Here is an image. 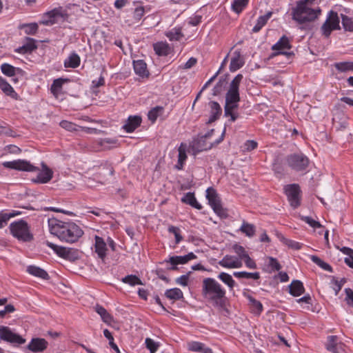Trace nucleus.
<instances>
[{
  "label": "nucleus",
  "instance_id": "f257e3e1",
  "mask_svg": "<svg viewBox=\"0 0 353 353\" xmlns=\"http://www.w3.org/2000/svg\"><path fill=\"white\" fill-rule=\"evenodd\" d=\"M314 0H299L296 1L295 7L292 8L291 16L293 21L301 25V30H311L312 26L310 22L318 18L321 10H315L310 8L308 4H312Z\"/></svg>",
  "mask_w": 353,
  "mask_h": 353
},
{
  "label": "nucleus",
  "instance_id": "f03ea898",
  "mask_svg": "<svg viewBox=\"0 0 353 353\" xmlns=\"http://www.w3.org/2000/svg\"><path fill=\"white\" fill-rule=\"evenodd\" d=\"M48 225L52 234L61 241L74 243L83 234L81 228L74 222H64L57 219H49Z\"/></svg>",
  "mask_w": 353,
  "mask_h": 353
},
{
  "label": "nucleus",
  "instance_id": "7ed1b4c3",
  "mask_svg": "<svg viewBox=\"0 0 353 353\" xmlns=\"http://www.w3.org/2000/svg\"><path fill=\"white\" fill-rule=\"evenodd\" d=\"M226 291L214 279L205 278L203 281L202 294L209 299L214 307L223 308Z\"/></svg>",
  "mask_w": 353,
  "mask_h": 353
},
{
  "label": "nucleus",
  "instance_id": "20e7f679",
  "mask_svg": "<svg viewBox=\"0 0 353 353\" xmlns=\"http://www.w3.org/2000/svg\"><path fill=\"white\" fill-rule=\"evenodd\" d=\"M10 234L19 241L31 242L34 235L30 231V226L24 220L21 219L10 224Z\"/></svg>",
  "mask_w": 353,
  "mask_h": 353
},
{
  "label": "nucleus",
  "instance_id": "39448f33",
  "mask_svg": "<svg viewBox=\"0 0 353 353\" xmlns=\"http://www.w3.org/2000/svg\"><path fill=\"white\" fill-rule=\"evenodd\" d=\"M285 161L291 170L302 173L307 172L310 163L309 158L301 152L288 155Z\"/></svg>",
  "mask_w": 353,
  "mask_h": 353
},
{
  "label": "nucleus",
  "instance_id": "423d86ee",
  "mask_svg": "<svg viewBox=\"0 0 353 353\" xmlns=\"http://www.w3.org/2000/svg\"><path fill=\"white\" fill-rule=\"evenodd\" d=\"M341 29L340 18L338 13L334 10H330L327 13V18L320 28L321 35L325 39L330 38L332 31Z\"/></svg>",
  "mask_w": 353,
  "mask_h": 353
},
{
  "label": "nucleus",
  "instance_id": "0eeeda50",
  "mask_svg": "<svg viewBox=\"0 0 353 353\" xmlns=\"http://www.w3.org/2000/svg\"><path fill=\"white\" fill-rule=\"evenodd\" d=\"M206 198L208 200L209 205L219 217L222 219H226L228 217V210L223 208L221 201L219 197L216 190L212 187L208 188L206 190Z\"/></svg>",
  "mask_w": 353,
  "mask_h": 353
},
{
  "label": "nucleus",
  "instance_id": "6e6552de",
  "mask_svg": "<svg viewBox=\"0 0 353 353\" xmlns=\"http://www.w3.org/2000/svg\"><path fill=\"white\" fill-rule=\"evenodd\" d=\"M225 132L226 128L225 127L221 137L213 143L210 144L206 142V139L203 136H201L196 139H194L190 145L191 149L194 152V154H196L203 151L209 150L213 147L216 146L221 143L224 139Z\"/></svg>",
  "mask_w": 353,
  "mask_h": 353
},
{
  "label": "nucleus",
  "instance_id": "1a4fd4ad",
  "mask_svg": "<svg viewBox=\"0 0 353 353\" xmlns=\"http://www.w3.org/2000/svg\"><path fill=\"white\" fill-rule=\"evenodd\" d=\"M59 18L63 21H65L68 18L67 11L63 10L61 6L45 12L42 16L40 23L45 26H52L57 23Z\"/></svg>",
  "mask_w": 353,
  "mask_h": 353
},
{
  "label": "nucleus",
  "instance_id": "9d476101",
  "mask_svg": "<svg viewBox=\"0 0 353 353\" xmlns=\"http://www.w3.org/2000/svg\"><path fill=\"white\" fill-rule=\"evenodd\" d=\"M243 77L238 74L231 81L225 94V103L238 104L240 101L239 85Z\"/></svg>",
  "mask_w": 353,
  "mask_h": 353
},
{
  "label": "nucleus",
  "instance_id": "9b49d317",
  "mask_svg": "<svg viewBox=\"0 0 353 353\" xmlns=\"http://www.w3.org/2000/svg\"><path fill=\"white\" fill-rule=\"evenodd\" d=\"M284 192L287 196L290 206L296 209L301 205V190L297 183H292L284 186Z\"/></svg>",
  "mask_w": 353,
  "mask_h": 353
},
{
  "label": "nucleus",
  "instance_id": "f8f14e48",
  "mask_svg": "<svg viewBox=\"0 0 353 353\" xmlns=\"http://www.w3.org/2000/svg\"><path fill=\"white\" fill-rule=\"evenodd\" d=\"M0 340L12 344L13 346H18L26 343V339L19 334L4 325L0 326Z\"/></svg>",
  "mask_w": 353,
  "mask_h": 353
},
{
  "label": "nucleus",
  "instance_id": "ddd939ff",
  "mask_svg": "<svg viewBox=\"0 0 353 353\" xmlns=\"http://www.w3.org/2000/svg\"><path fill=\"white\" fill-rule=\"evenodd\" d=\"M292 48V45L289 38L283 35L279 40L272 46V50L274 51L272 53V57H276L278 55H285L288 59H292L294 56L293 52H287L285 50H290Z\"/></svg>",
  "mask_w": 353,
  "mask_h": 353
},
{
  "label": "nucleus",
  "instance_id": "4468645a",
  "mask_svg": "<svg viewBox=\"0 0 353 353\" xmlns=\"http://www.w3.org/2000/svg\"><path fill=\"white\" fill-rule=\"evenodd\" d=\"M3 166L6 168L23 171V172H37L39 169L38 167L31 164L30 161L25 159H17L11 161H5Z\"/></svg>",
  "mask_w": 353,
  "mask_h": 353
},
{
  "label": "nucleus",
  "instance_id": "2eb2a0df",
  "mask_svg": "<svg viewBox=\"0 0 353 353\" xmlns=\"http://www.w3.org/2000/svg\"><path fill=\"white\" fill-rule=\"evenodd\" d=\"M48 347V342L43 338L34 337L31 339L27 348L33 353L43 352Z\"/></svg>",
  "mask_w": 353,
  "mask_h": 353
},
{
  "label": "nucleus",
  "instance_id": "dca6fc26",
  "mask_svg": "<svg viewBox=\"0 0 353 353\" xmlns=\"http://www.w3.org/2000/svg\"><path fill=\"white\" fill-rule=\"evenodd\" d=\"M1 72L8 77H19L26 76V72L20 68H17L8 63H3L0 66Z\"/></svg>",
  "mask_w": 353,
  "mask_h": 353
},
{
  "label": "nucleus",
  "instance_id": "f3484780",
  "mask_svg": "<svg viewBox=\"0 0 353 353\" xmlns=\"http://www.w3.org/2000/svg\"><path fill=\"white\" fill-rule=\"evenodd\" d=\"M94 241V251L97 254L98 257L104 261L108 250L106 242L102 237L99 236H95Z\"/></svg>",
  "mask_w": 353,
  "mask_h": 353
},
{
  "label": "nucleus",
  "instance_id": "a211bd4d",
  "mask_svg": "<svg viewBox=\"0 0 353 353\" xmlns=\"http://www.w3.org/2000/svg\"><path fill=\"white\" fill-rule=\"evenodd\" d=\"M142 119L141 116H130L123 126V129L128 133L133 132L141 124Z\"/></svg>",
  "mask_w": 353,
  "mask_h": 353
},
{
  "label": "nucleus",
  "instance_id": "6ab92c4d",
  "mask_svg": "<svg viewBox=\"0 0 353 353\" xmlns=\"http://www.w3.org/2000/svg\"><path fill=\"white\" fill-rule=\"evenodd\" d=\"M245 64L244 58L241 56V51L236 50L233 53V57L231 59L230 63V71L232 72H236L241 68Z\"/></svg>",
  "mask_w": 353,
  "mask_h": 353
},
{
  "label": "nucleus",
  "instance_id": "aec40b11",
  "mask_svg": "<svg viewBox=\"0 0 353 353\" xmlns=\"http://www.w3.org/2000/svg\"><path fill=\"white\" fill-rule=\"evenodd\" d=\"M209 106L210 108V116L206 122L207 124H210L218 120L222 114V108L218 102L211 101L209 102Z\"/></svg>",
  "mask_w": 353,
  "mask_h": 353
},
{
  "label": "nucleus",
  "instance_id": "412c9836",
  "mask_svg": "<svg viewBox=\"0 0 353 353\" xmlns=\"http://www.w3.org/2000/svg\"><path fill=\"white\" fill-rule=\"evenodd\" d=\"M133 68L136 74L142 78H148L150 75L146 63L142 60L133 61Z\"/></svg>",
  "mask_w": 353,
  "mask_h": 353
},
{
  "label": "nucleus",
  "instance_id": "4be33fe9",
  "mask_svg": "<svg viewBox=\"0 0 353 353\" xmlns=\"http://www.w3.org/2000/svg\"><path fill=\"white\" fill-rule=\"evenodd\" d=\"M26 43L22 46L19 47L14 50V52L19 54H28L31 53L32 51L37 49V45L36 44V40L31 37L25 38Z\"/></svg>",
  "mask_w": 353,
  "mask_h": 353
},
{
  "label": "nucleus",
  "instance_id": "5701e85b",
  "mask_svg": "<svg viewBox=\"0 0 353 353\" xmlns=\"http://www.w3.org/2000/svg\"><path fill=\"white\" fill-rule=\"evenodd\" d=\"M43 167L44 168V170L43 171H40L37 177L32 179L34 183H46L52 179L53 175L52 171L44 163H43Z\"/></svg>",
  "mask_w": 353,
  "mask_h": 353
},
{
  "label": "nucleus",
  "instance_id": "b1692460",
  "mask_svg": "<svg viewBox=\"0 0 353 353\" xmlns=\"http://www.w3.org/2000/svg\"><path fill=\"white\" fill-rule=\"evenodd\" d=\"M196 259V256L193 252H190L185 256H173L164 262L170 263L171 265L185 264L189 261Z\"/></svg>",
  "mask_w": 353,
  "mask_h": 353
},
{
  "label": "nucleus",
  "instance_id": "393cba45",
  "mask_svg": "<svg viewBox=\"0 0 353 353\" xmlns=\"http://www.w3.org/2000/svg\"><path fill=\"white\" fill-rule=\"evenodd\" d=\"M243 296L248 300L252 312L260 315L263 310L262 303L249 294L243 292Z\"/></svg>",
  "mask_w": 353,
  "mask_h": 353
},
{
  "label": "nucleus",
  "instance_id": "a878e982",
  "mask_svg": "<svg viewBox=\"0 0 353 353\" xmlns=\"http://www.w3.org/2000/svg\"><path fill=\"white\" fill-rule=\"evenodd\" d=\"M0 89L6 95L16 100L19 99V94L14 91L7 80L2 77H0Z\"/></svg>",
  "mask_w": 353,
  "mask_h": 353
},
{
  "label": "nucleus",
  "instance_id": "bb28decb",
  "mask_svg": "<svg viewBox=\"0 0 353 353\" xmlns=\"http://www.w3.org/2000/svg\"><path fill=\"white\" fill-rule=\"evenodd\" d=\"M187 145L184 143H181L179 147L178 152V161L177 163L174 165V169L177 170H181L183 169L185 162L188 158L186 154Z\"/></svg>",
  "mask_w": 353,
  "mask_h": 353
},
{
  "label": "nucleus",
  "instance_id": "cd10ccee",
  "mask_svg": "<svg viewBox=\"0 0 353 353\" xmlns=\"http://www.w3.org/2000/svg\"><path fill=\"white\" fill-rule=\"evenodd\" d=\"M26 271L28 274H30L34 276L42 279L43 280H49L50 279V276L48 274V272L45 270H43L38 266L33 265H28L27 267Z\"/></svg>",
  "mask_w": 353,
  "mask_h": 353
},
{
  "label": "nucleus",
  "instance_id": "c85d7f7f",
  "mask_svg": "<svg viewBox=\"0 0 353 353\" xmlns=\"http://www.w3.org/2000/svg\"><path fill=\"white\" fill-rule=\"evenodd\" d=\"M304 292L305 288L299 280H293L289 285V293L293 296H299Z\"/></svg>",
  "mask_w": 353,
  "mask_h": 353
},
{
  "label": "nucleus",
  "instance_id": "c756f323",
  "mask_svg": "<svg viewBox=\"0 0 353 353\" xmlns=\"http://www.w3.org/2000/svg\"><path fill=\"white\" fill-rule=\"evenodd\" d=\"M228 74H226L224 76L220 77L218 82L216 83V85L212 89L213 96H219L225 90L228 83Z\"/></svg>",
  "mask_w": 353,
  "mask_h": 353
},
{
  "label": "nucleus",
  "instance_id": "7c9ffc66",
  "mask_svg": "<svg viewBox=\"0 0 353 353\" xmlns=\"http://www.w3.org/2000/svg\"><path fill=\"white\" fill-rule=\"evenodd\" d=\"M219 264L226 268H237L241 266V261L235 260L234 256L225 255L219 262Z\"/></svg>",
  "mask_w": 353,
  "mask_h": 353
},
{
  "label": "nucleus",
  "instance_id": "2f4dec72",
  "mask_svg": "<svg viewBox=\"0 0 353 353\" xmlns=\"http://www.w3.org/2000/svg\"><path fill=\"white\" fill-rule=\"evenodd\" d=\"M272 170L274 174L279 176H283L285 173V167L283 159L281 155H277L274 159L272 163Z\"/></svg>",
  "mask_w": 353,
  "mask_h": 353
},
{
  "label": "nucleus",
  "instance_id": "473e14b6",
  "mask_svg": "<svg viewBox=\"0 0 353 353\" xmlns=\"http://www.w3.org/2000/svg\"><path fill=\"white\" fill-rule=\"evenodd\" d=\"M181 201L185 204L197 209L201 210L202 205L196 201L194 192H188L181 198Z\"/></svg>",
  "mask_w": 353,
  "mask_h": 353
},
{
  "label": "nucleus",
  "instance_id": "72a5a7b5",
  "mask_svg": "<svg viewBox=\"0 0 353 353\" xmlns=\"http://www.w3.org/2000/svg\"><path fill=\"white\" fill-rule=\"evenodd\" d=\"M80 63V57L74 52L64 61L63 64L65 68H76L79 66Z\"/></svg>",
  "mask_w": 353,
  "mask_h": 353
},
{
  "label": "nucleus",
  "instance_id": "f704fd0d",
  "mask_svg": "<svg viewBox=\"0 0 353 353\" xmlns=\"http://www.w3.org/2000/svg\"><path fill=\"white\" fill-rule=\"evenodd\" d=\"M265 267V271L268 272L279 271L282 268L279 261L272 256H268L266 258Z\"/></svg>",
  "mask_w": 353,
  "mask_h": 353
},
{
  "label": "nucleus",
  "instance_id": "c9c22d12",
  "mask_svg": "<svg viewBox=\"0 0 353 353\" xmlns=\"http://www.w3.org/2000/svg\"><path fill=\"white\" fill-rule=\"evenodd\" d=\"M155 53L159 56H167L170 54V48L168 43L157 42L153 45Z\"/></svg>",
  "mask_w": 353,
  "mask_h": 353
},
{
  "label": "nucleus",
  "instance_id": "e433bc0d",
  "mask_svg": "<svg viewBox=\"0 0 353 353\" xmlns=\"http://www.w3.org/2000/svg\"><path fill=\"white\" fill-rule=\"evenodd\" d=\"M68 81H70L68 79L59 78L54 79L50 87L52 94L54 96L57 97L61 90L63 83Z\"/></svg>",
  "mask_w": 353,
  "mask_h": 353
},
{
  "label": "nucleus",
  "instance_id": "4c0bfd02",
  "mask_svg": "<svg viewBox=\"0 0 353 353\" xmlns=\"http://www.w3.org/2000/svg\"><path fill=\"white\" fill-rule=\"evenodd\" d=\"M272 12H268L265 14L260 16L256 21V23L252 28V32H258L261 28L267 23L269 19L272 17Z\"/></svg>",
  "mask_w": 353,
  "mask_h": 353
},
{
  "label": "nucleus",
  "instance_id": "58836bf2",
  "mask_svg": "<svg viewBox=\"0 0 353 353\" xmlns=\"http://www.w3.org/2000/svg\"><path fill=\"white\" fill-rule=\"evenodd\" d=\"M95 311L100 315L104 323L110 324L113 321V316L102 305L97 304L95 306Z\"/></svg>",
  "mask_w": 353,
  "mask_h": 353
},
{
  "label": "nucleus",
  "instance_id": "ea45409f",
  "mask_svg": "<svg viewBox=\"0 0 353 353\" xmlns=\"http://www.w3.org/2000/svg\"><path fill=\"white\" fill-rule=\"evenodd\" d=\"M165 296L166 298L173 301H178L183 299V293L181 289L174 288L167 290L165 292Z\"/></svg>",
  "mask_w": 353,
  "mask_h": 353
},
{
  "label": "nucleus",
  "instance_id": "a19ab883",
  "mask_svg": "<svg viewBox=\"0 0 353 353\" xmlns=\"http://www.w3.org/2000/svg\"><path fill=\"white\" fill-rule=\"evenodd\" d=\"M278 237L279 238L280 241L283 243H284L288 248H290L292 250H299L301 249V248L303 246L302 243L295 241H293V240H291V239H288L285 238L281 234H278Z\"/></svg>",
  "mask_w": 353,
  "mask_h": 353
},
{
  "label": "nucleus",
  "instance_id": "79ce46f5",
  "mask_svg": "<svg viewBox=\"0 0 353 353\" xmlns=\"http://www.w3.org/2000/svg\"><path fill=\"white\" fill-rule=\"evenodd\" d=\"M333 66L339 72L353 71V61L336 62L333 64Z\"/></svg>",
  "mask_w": 353,
  "mask_h": 353
},
{
  "label": "nucleus",
  "instance_id": "37998d69",
  "mask_svg": "<svg viewBox=\"0 0 353 353\" xmlns=\"http://www.w3.org/2000/svg\"><path fill=\"white\" fill-rule=\"evenodd\" d=\"M239 230L242 233L245 234L247 236L252 237L255 234L256 227L254 225L243 221Z\"/></svg>",
  "mask_w": 353,
  "mask_h": 353
},
{
  "label": "nucleus",
  "instance_id": "c03bdc74",
  "mask_svg": "<svg viewBox=\"0 0 353 353\" xmlns=\"http://www.w3.org/2000/svg\"><path fill=\"white\" fill-rule=\"evenodd\" d=\"M170 41H180L183 37L181 28H174L165 33Z\"/></svg>",
  "mask_w": 353,
  "mask_h": 353
},
{
  "label": "nucleus",
  "instance_id": "a18cd8bd",
  "mask_svg": "<svg viewBox=\"0 0 353 353\" xmlns=\"http://www.w3.org/2000/svg\"><path fill=\"white\" fill-rule=\"evenodd\" d=\"M218 279L227 285L230 290H232L236 285V282L232 279V276L226 272H221L218 275Z\"/></svg>",
  "mask_w": 353,
  "mask_h": 353
},
{
  "label": "nucleus",
  "instance_id": "49530a36",
  "mask_svg": "<svg viewBox=\"0 0 353 353\" xmlns=\"http://www.w3.org/2000/svg\"><path fill=\"white\" fill-rule=\"evenodd\" d=\"M310 259H311V261L313 263L316 264L318 266L321 268L323 270L328 271L330 272H333V268H332V266L330 264H328V263H325V261H323L318 256L311 255L310 256Z\"/></svg>",
  "mask_w": 353,
  "mask_h": 353
},
{
  "label": "nucleus",
  "instance_id": "de8ad7c7",
  "mask_svg": "<svg viewBox=\"0 0 353 353\" xmlns=\"http://www.w3.org/2000/svg\"><path fill=\"white\" fill-rule=\"evenodd\" d=\"M233 275L239 279H252L254 280H259L260 279V273L256 272H234Z\"/></svg>",
  "mask_w": 353,
  "mask_h": 353
},
{
  "label": "nucleus",
  "instance_id": "09e8293b",
  "mask_svg": "<svg viewBox=\"0 0 353 353\" xmlns=\"http://www.w3.org/2000/svg\"><path fill=\"white\" fill-rule=\"evenodd\" d=\"M163 112V108L161 106H156L152 108L148 113V119L154 123L159 116Z\"/></svg>",
  "mask_w": 353,
  "mask_h": 353
},
{
  "label": "nucleus",
  "instance_id": "8fccbe9b",
  "mask_svg": "<svg viewBox=\"0 0 353 353\" xmlns=\"http://www.w3.org/2000/svg\"><path fill=\"white\" fill-rule=\"evenodd\" d=\"M341 18L345 31L353 32V17L341 14Z\"/></svg>",
  "mask_w": 353,
  "mask_h": 353
},
{
  "label": "nucleus",
  "instance_id": "3c124183",
  "mask_svg": "<svg viewBox=\"0 0 353 353\" xmlns=\"http://www.w3.org/2000/svg\"><path fill=\"white\" fill-rule=\"evenodd\" d=\"M122 282L125 283H128L131 286H134L137 285H143V283L139 277L134 274H129L126 276L123 277L121 279Z\"/></svg>",
  "mask_w": 353,
  "mask_h": 353
},
{
  "label": "nucleus",
  "instance_id": "603ef678",
  "mask_svg": "<svg viewBox=\"0 0 353 353\" xmlns=\"http://www.w3.org/2000/svg\"><path fill=\"white\" fill-rule=\"evenodd\" d=\"M62 258L70 261H74L78 259L79 256L77 250L72 248H65L64 254Z\"/></svg>",
  "mask_w": 353,
  "mask_h": 353
},
{
  "label": "nucleus",
  "instance_id": "864d4df0",
  "mask_svg": "<svg viewBox=\"0 0 353 353\" xmlns=\"http://www.w3.org/2000/svg\"><path fill=\"white\" fill-rule=\"evenodd\" d=\"M21 28L24 29L26 34L34 35L38 31L39 26L36 23L23 24Z\"/></svg>",
  "mask_w": 353,
  "mask_h": 353
},
{
  "label": "nucleus",
  "instance_id": "5fc2aeb1",
  "mask_svg": "<svg viewBox=\"0 0 353 353\" xmlns=\"http://www.w3.org/2000/svg\"><path fill=\"white\" fill-rule=\"evenodd\" d=\"M249 0H234L232 4L233 10L236 12H241L248 5Z\"/></svg>",
  "mask_w": 353,
  "mask_h": 353
},
{
  "label": "nucleus",
  "instance_id": "6e6d98bb",
  "mask_svg": "<svg viewBox=\"0 0 353 353\" xmlns=\"http://www.w3.org/2000/svg\"><path fill=\"white\" fill-rule=\"evenodd\" d=\"M103 335L106 339H108L110 347L112 348L117 353H120V350L117 345L114 342V337L112 333L108 329H105L103 330Z\"/></svg>",
  "mask_w": 353,
  "mask_h": 353
},
{
  "label": "nucleus",
  "instance_id": "4d7b16f0",
  "mask_svg": "<svg viewBox=\"0 0 353 353\" xmlns=\"http://www.w3.org/2000/svg\"><path fill=\"white\" fill-rule=\"evenodd\" d=\"M59 125L62 128H63L69 132L77 131V130H78V128H80L77 124H75L72 122L66 121V120L61 121L60 122Z\"/></svg>",
  "mask_w": 353,
  "mask_h": 353
},
{
  "label": "nucleus",
  "instance_id": "13d9d810",
  "mask_svg": "<svg viewBox=\"0 0 353 353\" xmlns=\"http://www.w3.org/2000/svg\"><path fill=\"white\" fill-rule=\"evenodd\" d=\"M46 245L51 249L53 250V251L61 258H62L63 255L64 254V250L65 247L59 246L57 245L52 242H50L48 241H46Z\"/></svg>",
  "mask_w": 353,
  "mask_h": 353
},
{
  "label": "nucleus",
  "instance_id": "bf43d9fd",
  "mask_svg": "<svg viewBox=\"0 0 353 353\" xmlns=\"http://www.w3.org/2000/svg\"><path fill=\"white\" fill-rule=\"evenodd\" d=\"M168 230L170 233H172L174 235L176 244L179 243V242L183 240V236L181 234V230L178 227L170 225L169 226Z\"/></svg>",
  "mask_w": 353,
  "mask_h": 353
},
{
  "label": "nucleus",
  "instance_id": "052dcab7",
  "mask_svg": "<svg viewBox=\"0 0 353 353\" xmlns=\"http://www.w3.org/2000/svg\"><path fill=\"white\" fill-rule=\"evenodd\" d=\"M301 219L310 225L313 228H323L322 225L317 221H315L310 216H301Z\"/></svg>",
  "mask_w": 353,
  "mask_h": 353
},
{
  "label": "nucleus",
  "instance_id": "680f3d73",
  "mask_svg": "<svg viewBox=\"0 0 353 353\" xmlns=\"http://www.w3.org/2000/svg\"><path fill=\"white\" fill-rule=\"evenodd\" d=\"M146 347L150 350V353H154L157 351L159 345L150 338H146L145 341Z\"/></svg>",
  "mask_w": 353,
  "mask_h": 353
},
{
  "label": "nucleus",
  "instance_id": "e2e57ef3",
  "mask_svg": "<svg viewBox=\"0 0 353 353\" xmlns=\"http://www.w3.org/2000/svg\"><path fill=\"white\" fill-rule=\"evenodd\" d=\"M14 131L11 127L6 123L3 122L0 124V134H4L9 137H14Z\"/></svg>",
  "mask_w": 353,
  "mask_h": 353
},
{
  "label": "nucleus",
  "instance_id": "0e129e2a",
  "mask_svg": "<svg viewBox=\"0 0 353 353\" xmlns=\"http://www.w3.org/2000/svg\"><path fill=\"white\" fill-rule=\"evenodd\" d=\"M14 216V213H4L3 212H0V228H4L7 225L9 219Z\"/></svg>",
  "mask_w": 353,
  "mask_h": 353
},
{
  "label": "nucleus",
  "instance_id": "69168bd1",
  "mask_svg": "<svg viewBox=\"0 0 353 353\" xmlns=\"http://www.w3.org/2000/svg\"><path fill=\"white\" fill-rule=\"evenodd\" d=\"M336 336H328V344L327 345V350L332 352H336Z\"/></svg>",
  "mask_w": 353,
  "mask_h": 353
},
{
  "label": "nucleus",
  "instance_id": "338daca9",
  "mask_svg": "<svg viewBox=\"0 0 353 353\" xmlns=\"http://www.w3.org/2000/svg\"><path fill=\"white\" fill-rule=\"evenodd\" d=\"M234 251L239 255V258L241 259H243L245 257H246L248 254L245 251V248L238 244H235L233 246Z\"/></svg>",
  "mask_w": 353,
  "mask_h": 353
},
{
  "label": "nucleus",
  "instance_id": "774afa93",
  "mask_svg": "<svg viewBox=\"0 0 353 353\" xmlns=\"http://www.w3.org/2000/svg\"><path fill=\"white\" fill-rule=\"evenodd\" d=\"M145 13V8L143 6H138L137 7L133 13V17L137 21H139L143 17Z\"/></svg>",
  "mask_w": 353,
  "mask_h": 353
}]
</instances>
